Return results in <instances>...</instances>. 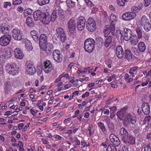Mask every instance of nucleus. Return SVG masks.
<instances>
[{
  "label": "nucleus",
  "instance_id": "nucleus-62",
  "mask_svg": "<svg viewBox=\"0 0 151 151\" xmlns=\"http://www.w3.org/2000/svg\"><path fill=\"white\" fill-rule=\"evenodd\" d=\"M95 85V83H89L88 85V86L89 88H91L93 86Z\"/></svg>",
  "mask_w": 151,
  "mask_h": 151
},
{
  "label": "nucleus",
  "instance_id": "nucleus-56",
  "mask_svg": "<svg viewBox=\"0 0 151 151\" xmlns=\"http://www.w3.org/2000/svg\"><path fill=\"white\" fill-rule=\"evenodd\" d=\"M151 119V116H148L145 117L144 119V121L146 122H148Z\"/></svg>",
  "mask_w": 151,
  "mask_h": 151
},
{
  "label": "nucleus",
  "instance_id": "nucleus-60",
  "mask_svg": "<svg viewBox=\"0 0 151 151\" xmlns=\"http://www.w3.org/2000/svg\"><path fill=\"white\" fill-rule=\"evenodd\" d=\"M109 109H111V110L113 111V112H115L117 109L116 107L115 106H114L113 107L110 108Z\"/></svg>",
  "mask_w": 151,
  "mask_h": 151
},
{
  "label": "nucleus",
  "instance_id": "nucleus-7",
  "mask_svg": "<svg viewBox=\"0 0 151 151\" xmlns=\"http://www.w3.org/2000/svg\"><path fill=\"white\" fill-rule=\"evenodd\" d=\"M12 37L16 40H20L23 39L24 34L22 31L18 27L15 28L12 31Z\"/></svg>",
  "mask_w": 151,
  "mask_h": 151
},
{
  "label": "nucleus",
  "instance_id": "nucleus-11",
  "mask_svg": "<svg viewBox=\"0 0 151 151\" xmlns=\"http://www.w3.org/2000/svg\"><path fill=\"white\" fill-rule=\"evenodd\" d=\"M11 36L9 35L2 36L0 38V45L2 46H6L9 43L11 39Z\"/></svg>",
  "mask_w": 151,
  "mask_h": 151
},
{
  "label": "nucleus",
  "instance_id": "nucleus-44",
  "mask_svg": "<svg viewBox=\"0 0 151 151\" xmlns=\"http://www.w3.org/2000/svg\"><path fill=\"white\" fill-rule=\"evenodd\" d=\"M148 21V20L146 16L144 15L142 17L141 22L142 25H144L145 23H147Z\"/></svg>",
  "mask_w": 151,
  "mask_h": 151
},
{
  "label": "nucleus",
  "instance_id": "nucleus-53",
  "mask_svg": "<svg viewBox=\"0 0 151 151\" xmlns=\"http://www.w3.org/2000/svg\"><path fill=\"white\" fill-rule=\"evenodd\" d=\"M145 1V7H147L150 4V0H144Z\"/></svg>",
  "mask_w": 151,
  "mask_h": 151
},
{
  "label": "nucleus",
  "instance_id": "nucleus-25",
  "mask_svg": "<svg viewBox=\"0 0 151 151\" xmlns=\"http://www.w3.org/2000/svg\"><path fill=\"white\" fill-rule=\"evenodd\" d=\"M15 56L17 58L22 59L24 56L22 51L18 48H16L14 51Z\"/></svg>",
  "mask_w": 151,
  "mask_h": 151
},
{
  "label": "nucleus",
  "instance_id": "nucleus-42",
  "mask_svg": "<svg viewBox=\"0 0 151 151\" xmlns=\"http://www.w3.org/2000/svg\"><path fill=\"white\" fill-rule=\"evenodd\" d=\"M136 31L137 35L138 38L140 39L142 37V32L141 29L137 27L136 29Z\"/></svg>",
  "mask_w": 151,
  "mask_h": 151
},
{
  "label": "nucleus",
  "instance_id": "nucleus-5",
  "mask_svg": "<svg viewBox=\"0 0 151 151\" xmlns=\"http://www.w3.org/2000/svg\"><path fill=\"white\" fill-rule=\"evenodd\" d=\"M95 41L92 38L86 39L84 42V49L88 52H91L94 48Z\"/></svg>",
  "mask_w": 151,
  "mask_h": 151
},
{
  "label": "nucleus",
  "instance_id": "nucleus-30",
  "mask_svg": "<svg viewBox=\"0 0 151 151\" xmlns=\"http://www.w3.org/2000/svg\"><path fill=\"white\" fill-rule=\"evenodd\" d=\"M26 23L27 26L29 27H32L34 26L35 24L34 22L33 21L32 18L31 17H28L26 19Z\"/></svg>",
  "mask_w": 151,
  "mask_h": 151
},
{
  "label": "nucleus",
  "instance_id": "nucleus-27",
  "mask_svg": "<svg viewBox=\"0 0 151 151\" xmlns=\"http://www.w3.org/2000/svg\"><path fill=\"white\" fill-rule=\"evenodd\" d=\"M127 109V108L124 107L117 112L116 115L120 120H122L124 118L123 115L126 113Z\"/></svg>",
  "mask_w": 151,
  "mask_h": 151
},
{
  "label": "nucleus",
  "instance_id": "nucleus-45",
  "mask_svg": "<svg viewBox=\"0 0 151 151\" xmlns=\"http://www.w3.org/2000/svg\"><path fill=\"white\" fill-rule=\"evenodd\" d=\"M128 1V0H117V4L119 6H123L124 5L125 3Z\"/></svg>",
  "mask_w": 151,
  "mask_h": 151
},
{
  "label": "nucleus",
  "instance_id": "nucleus-55",
  "mask_svg": "<svg viewBox=\"0 0 151 151\" xmlns=\"http://www.w3.org/2000/svg\"><path fill=\"white\" fill-rule=\"evenodd\" d=\"M38 33V32L35 30H32L31 31L30 34L32 36V37L37 35Z\"/></svg>",
  "mask_w": 151,
  "mask_h": 151
},
{
  "label": "nucleus",
  "instance_id": "nucleus-15",
  "mask_svg": "<svg viewBox=\"0 0 151 151\" xmlns=\"http://www.w3.org/2000/svg\"><path fill=\"white\" fill-rule=\"evenodd\" d=\"M26 72L30 75H34L36 72L35 67L32 63L28 62L27 63Z\"/></svg>",
  "mask_w": 151,
  "mask_h": 151
},
{
  "label": "nucleus",
  "instance_id": "nucleus-36",
  "mask_svg": "<svg viewBox=\"0 0 151 151\" xmlns=\"http://www.w3.org/2000/svg\"><path fill=\"white\" fill-rule=\"evenodd\" d=\"M112 41V38L111 36H109L106 38L104 43V45L105 47H107L111 43Z\"/></svg>",
  "mask_w": 151,
  "mask_h": 151
},
{
  "label": "nucleus",
  "instance_id": "nucleus-24",
  "mask_svg": "<svg viewBox=\"0 0 151 151\" xmlns=\"http://www.w3.org/2000/svg\"><path fill=\"white\" fill-rule=\"evenodd\" d=\"M13 53V51L10 49H5L3 51V54L1 55V56L6 58H9L12 57V53Z\"/></svg>",
  "mask_w": 151,
  "mask_h": 151
},
{
  "label": "nucleus",
  "instance_id": "nucleus-23",
  "mask_svg": "<svg viewBox=\"0 0 151 151\" xmlns=\"http://www.w3.org/2000/svg\"><path fill=\"white\" fill-rule=\"evenodd\" d=\"M116 55L118 58H121L123 57L124 52L121 46L119 45L116 47Z\"/></svg>",
  "mask_w": 151,
  "mask_h": 151
},
{
  "label": "nucleus",
  "instance_id": "nucleus-22",
  "mask_svg": "<svg viewBox=\"0 0 151 151\" xmlns=\"http://www.w3.org/2000/svg\"><path fill=\"white\" fill-rule=\"evenodd\" d=\"M142 110L144 114L145 115H148L150 112V106L148 104L143 103L142 105Z\"/></svg>",
  "mask_w": 151,
  "mask_h": 151
},
{
  "label": "nucleus",
  "instance_id": "nucleus-1",
  "mask_svg": "<svg viewBox=\"0 0 151 151\" xmlns=\"http://www.w3.org/2000/svg\"><path fill=\"white\" fill-rule=\"evenodd\" d=\"M34 20L37 21L40 20L45 24H48L51 20V16L47 13H45L40 10H37L33 13Z\"/></svg>",
  "mask_w": 151,
  "mask_h": 151
},
{
  "label": "nucleus",
  "instance_id": "nucleus-40",
  "mask_svg": "<svg viewBox=\"0 0 151 151\" xmlns=\"http://www.w3.org/2000/svg\"><path fill=\"white\" fill-rule=\"evenodd\" d=\"M106 150V151H117L116 147L112 145H109Z\"/></svg>",
  "mask_w": 151,
  "mask_h": 151
},
{
  "label": "nucleus",
  "instance_id": "nucleus-43",
  "mask_svg": "<svg viewBox=\"0 0 151 151\" xmlns=\"http://www.w3.org/2000/svg\"><path fill=\"white\" fill-rule=\"evenodd\" d=\"M144 28L145 30L147 32L149 31L151 29V25L148 22L144 24Z\"/></svg>",
  "mask_w": 151,
  "mask_h": 151
},
{
  "label": "nucleus",
  "instance_id": "nucleus-35",
  "mask_svg": "<svg viewBox=\"0 0 151 151\" xmlns=\"http://www.w3.org/2000/svg\"><path fill=\"white\" fill-rule=\"evenodd\" d=\"M97 124L103 133L104 134H106L107 131L104 124L101 122H99Z\"/></svg>",
  "mask_w": 151,
  "mask_h": 151
},
{
  "label": "nucleus",
  "instance_id": "nucleus-18",
  "mask_svg": "<svg viewBox=\"0 0 151 151\" xmlns=\"http://www.w3.org/2000/svg\"><path fill=\"white\" fill-rule=\"evenodd\" d=\"M40 47L42 50L46 51L48 54L50 53L53 49V45L50 43H47L46 45Z\"/></svg>",
  "mask_w": 151,
  "mask_h": 151
},
{
  "label": "nucleus",
  "instance_id": "nucleus-8",
  "mask_svg": "<svg viewBox=\"0 0 151 151\" xmlns=\"http://www.w3.org/2000/svg\"><path fill=\"white\" fill-rule=\"evenodd\" d=\"M56 31V35L59 40L62 42H64L66 40V35L64 29L61 27H58Z\"/></svg>",
  "mask_w": 151,
  "mask_h": 151
},
{
  "label": "nucleus",
  "instance_id": "nucleus-26",
  "mask_svg": "<svg viewBox=\"0 0 151 151\" xmlns=\"http://www.w3.org/2000/svg\"><path fill=\"white\" fill-rule=\"evenodd\" d=\"M104 121L107 124L109 129L110 132H112L114 129V126L111 122L110 119L109 118H107L105 119Z\"/></svg>",
  "mask_w": 151,
  "mask_h": 151
},
{
  "label": "nucleus",
  "instance_id": "nucleus-6",
  "mask_svg": "<svg viewBox=\"0 0 151 151\" xmlns=\"http://www.w3.org/2000/svg\"><path fill=\"white\" fill-rule=\"evenodd\" d=\"M86 28L89 32H93L96 30V24L94 19L91 18H89L88 19L86 24Z\"/></svg>",
  "mask_w": 151,
  "mask_h": 151
},
{
  "label": "nucleus",
  "instance_id": "nucleus-54",
  "mask_svg": "<svg viewBox=\"0 0 151 151\" xmlns=\"http://www.w3.org/2000/svg\"><path fill=\"white\" fill-rule=\"evenodd\" d=\"M63 77H65V75L64 74H63L62 75H60L58 78L56 79L55 81V82L56 83L58 81H61V78Z\"/></svg>",
  "mask_w": 151,
  "mask_h": 151
},
{
  "label": "nucleus",
  "instance_id": "nucleus-2",
  "mask_svg": "<svg viewBox=\"0 0 151 151\" xmlns=\"http://www.w3.org/2000/svg\"><path fill=\"white\" fill-rule=\"evenodd\" d=\"M123 122V124L126 127H128L130 123L132 124H135L137 120L135 114L133 113H128L124 115L122 120Z\"/></svg>",
  "mask_w": 151,
  "mask_h": 151
},
{
  "label": "nucleus",
  "instance_id": "nucleus-31",
  "mask_svg": "<svg viewBox=\"0 0 151 151\" xmlns=\"http://www.w3.org/2000/svg\"><path fill=\"white\" fill-rule=\"evenodd\" d=\"M125 58L129 61L132 58V54L130 50L127 49L125 51Z\"/></svg>",
  "mask_w": 151,
  "mask_h": 151
},
{
  "label": "nucleus",
  "instance_id": "nucleus-20",
  "mask_svg": "<svg viewBox=\"0 0 151 151\" xmlns=\"http://www.w3.org/2000/svg\"><path fill=\"white\" fill-rule=\"evenodd\" d=\"M39 42L40 47L46 45L47 43V37L45 34H42L39 37Z\"/></svg>",
  "mask_w": 151,
  "mask_h": 151
},
{
  "label": "nucleus",
  "instance_id": "nucleus-52",
  "mask_svg": "<svg viewBox=\"0 0 151 151\" xmlns=\"http://www.w3.org/2000/svg\"><path fill=\"white\" fill-rule=\"evenodd\" d=\"M18 142L19 143H21V145H20V146H19V150L20 151H25L24 150L23 148H22V147L23 146V145L22 142L21 141H19Z\"/></svg>",
  "mask_w": 151,
  "mask_h": 151
},
{
  "label": "nucleus",
  "instance_id": "nucleus-3",
  "mask_svg": "<svg viewBox=\"0 0 151 151\" xmlns=\"http://www.w3.org/2000/svg\"><path fill=\"white\" fill-rule=\"evenodd\" d=\"M58 15L59 19L60 20L63 21L64 20L65 16L63 10L62 9L57 10L56 9H55L53 11L51 16V20L52 22L55 21Z\"/></svg>",
  "mask_w": 151,
  "mask_h": 151
},
{
  "label": "nucleus",
  "instance_id": "nucleus-61",
  "mask_svg": "<svg viewBox=\"0 0 151 151\" xmlns=\"http://www.w3.org/2000/svg\"><path fill=\"white\" fill-rule=\"evenodd\" d=\"M14 104L13 103H11L9 105V106L10 108H12L13 109H14L16 106H15L14 107Z\"/></svg>",
  "mask_w": 151,
  "mask_h": 151
},
{
  "label": "nucleus",
  "instance_id": "nucleus-34",
  "mask_svg": "<svg viewBox=\"0 0 151 151\" xmlns=\"http://www.w3.org/2000/svg\"><path fill=\"white\" fill-rule=\"evenodd\" d=\"M120 133L121 136H122V138L126 137L129 134L127 130L124 127H122L120 131Z\"/></svg>",
  "mask_w": 151,
  "mask_h": 151
},
{
  "label": "nucleus",
  "instance_id": "nucleus-50",
  "mask_svg": "<svg viewBox=\"0 0 151 151\" xmlns=\"http://www.w3.org/2000/svg\"><path fill=\"white\" fill-rule=\"evenodd\" d=\"M13 5H18L21 3L22 2L21 0H13Z\"/></svg>",
  "mask_w": 151,
  "mask_h": 151
},
{
  "label": "nucleus",
  "instance_id": "nucleus-57",
  "mask_svg": "<svg viewBox=\"0 0 151 151\" xmlns=\"http://www.w3.org/2000/svg\"><path fill=\"white\" fill-rule=\"evenodd\" d=\"M137 68L138 67L137 66L134 67L133 68H131L129 70V72L131 73H132V72H135Z\"/></svg>",
  "mask_w": 151,
  "mask_h": 151
},
{
  "label": "nucleus",
  "instance_id": "nucleus-13",
  "mask_svg": "<svg viewBox=\"0 0 151 151\" xmlns=\"http://www.w3.org/2000/svg\"><path fill=\"white\" fill-rule=\"evenodd\" d=\"M76 20L74 18L70 19L68 22V27L69 31L71 33L74 32L76 27Z\"/></svg>",
  "mask_w": 151,
  "mask_h": 151
},
{
  "label": "nucleus",
  "instance_id": "nucleus-37",
  "mask_svg": "<svg viewBox=\"0 0 151 151\" xmlns=\"http://www.w3.org/2000/svg\"><path fill=\"white\" fill-rule=\"evenodd\" d=\"M138 47L139 50L141 52H144L146 49V46L143 42H140L139 43Z\"/></svg>",
  "mask_w": 151,
  "mask_h": 151
},
{
  "label": "nucleus",
  "instance_id": "nucleus-49",
  "mask_svg": "<svg viewBox=\"0 0 151 151\" xmlns=\"http://www.w3.org/2000/svg\"><path fill=\"white\" fill-rule=\"evenodd\" d=\"M144 151H151V147L148 144L144 147Z\"/></svg>",
  "mask_w": 151,
  "mask_h": 151
},
{
  "label": "nucleus",
  "instance_id": "nucleus-41",
  "mask_svg": "<svg viewBox=\"0 0 151 151\" xmlns=\"http://www.w3.org/2000/svg\"><path fill=\"white\" fill-rule=\"evenodd\" d=\"M38 4L40 6H43L48 4L49 2V0H37Z\"/></svg>",
  "mask_w": 151,
  "mask_h": 151
},
{
  "label": "nucleus",
  "instance_id": "nucleus-19",
  "mask_svg": "<svg viewBox=\"0 0 151 151\" xmlns=\"http://www.w3.org/2000/svg\"><path fill=\"white\" fill-rule=\"evenodd\" d=\"M109 139L111 141L115 146H118L120 144V142L119 138L113 134H110Z\"/></svg>",
  "mask_w": 151,
  "mask_h": 151
},
{
  "label": "nucleus",
  "instance_id": "nucleus-38",
  "mask_svg": "<svg viewBox=\"0 0 151 151\" xmlns=\"http://www.w3.org/2000/svg\"><path fill=\"white\" fill-rule=\"evenodd\" d=\"M11 85V83L9 81H7L6 83H5L4 92L6 93L7 94L9 92Z\"/></svg>",
  "mask_w": 151,
  "mask_h": 151
},
{
  "label": "nucleus",
  "instance_id": "nucleus-63",
  "mask_svg": "<svg viewBox=\"0 0 151 151\" xmlns=\"http://www.w3.org/2000/svg\"><path fill=\"white\" fill-rule=\"evenodd\" d=\"M17 10L20 12H22L23 10V8L21 6H19L17 8Z\"/></svg>",
  "mask_w": 151,
  "mask_h": 151
},
{
  "label": "nucleus",
  "instance_id": "nucleus-29",
  "mask_svg": "<svg viewBox=\"0 0 151 151\" xmlns=\"http://www.w3.org/2000/svg\"><path fill=\"white\" fill-rule=\"evenodd\" d=\"M10 28V27L8 25H4L1 26L0 28V32L3 34H6L9 32Z\"/></svg>",
  "mask_w": 151,
  "mask_h": 151
},
{
  "label": "nucleus",
  "instance_id": "nucleus-4",
  "mask_svg": "<svg viewBox=\"0 0 151 151\" xmlns=\"http://www.w3.org/2000/svg\"><path fill=\"white\" fill-rule=\"evenodd\" d=\"M19 68L14 63L8 64L6 66V70L10 74L14 76L19 73Z\"/></svg>",
  "mask_w": 151,
  "mask_h": 151
},
{
  "label": "nucleus",
  "instance_id": "nucleus-16",
  "mask_svg": "<svg viewBox=\"0 0 151 151\" xmlns=\"http://www.w3.org/2000/svg\"><path fill=\"white\" fill-rule=\"evenodd\" d=\"M123 142L127 144L134 145L135 144V138L130 134H129L126 137L122 138Z\"/></svg>",
  "mask_w": 151,
  "mask_h": 151
},
{
  "label": "nucleus",
  "instance_id": "nucleus-17",
  "mask_svg": "<svg viewBox=\"0 0 151 151\" xmlns=\"http://www.w3.org/2000/svg\"><path fill=\"white\" fill-rule=\"evenodd\" d=\"M43 70L46 73H49L51 71L52 64L50 60H46L43 63Z\"/></svg>",
  "mask_w": 151,
  "mask_h": 151
},
{
  "label": "nucleus",
  "instance_id": "nucleus-10",
  "mask_svg": "<svg viewBox=\"0 0 151 151\" xmlns=\"http://www.w3.org/2000/svg\"><path fill=\"white\" fill-rule=\"evenodd\" d=\"M115 30V26L114 24L111 23L110 26L107 25H106L105 29L104 32V33L105 37H107L108 35L111 32L112 34L113 35Z\"/></svg>",
  "mask_w": 151,
  "mask_h": 151
},
{
  "label": "nucleus",
  "instance_id": "nucleus-58",
  "mask_svg": "<svg viewBox=\"0 0 151 151\" xmlns=\"http://www.w3.org/2000/svg\"><path fill=\"white\" fill-rule=\"evenodd\" d=\"M137 7L138 8V9L139 10V11L140 10H142L143 7V4H139L138 6H137Z\"/></svg>",
  "mask_w": 151,
  "mask_h": 151
},
{
  "label": "nucleus",
  "instance_id": "nucleus-46",
  "mask_svg": "<svg viewBox=\"0 0 151 151\" xmlns=\"http://www.w3.org/2000/svg\"><path fill=\"white\" fill-rule=\"evenodd\" d=\"M110 20L112 21L111 23H113L117 19L116 16L113 14H111L110 16Z\"/></svg>",
  "mask_w": 151,
  "mask_h": 151
},
{
  "label": "nucleus",
  "instance_id": "nucleus-28",
  "mask_svg": "<svg viewBox=\"0 0 151 151\" xmlns=\"http://www.w3.org/2000/svg\"><path fill=\"white\" fill-rule=\"evenodd\" d=\"M66 1V0H64ZM78 0H66V3L67 6L69 7L73 8L78 3Z\"/></svg>",
  "mask_w": 151,
  "mask_h": 151
},
{
  "label": "nucleus",
  "instance_id": "nucleus-39",
  "mask_svg": "<svg viewBox=\"0 0 151 151\" xmlns=\"http://www.w3.org/2000/svg\"><path fill=\"white\" fill-rule=\"evenodd\" d=\"M33 12V11L32 9L30 8H28L24 10V15L25 16H27L28 15H30L32 14Z\"/></svg>",
  "mask_w": 151,
  "mask_h": 151
},
{
  "label": "nucleus",
  "instance_id": "nucleus-14",
  "mask_svg": "<svg viewBox=\"0 0 151 151\" xmlns=\"http://www.w3.org/2000/svg\"><path fill=\"white\" fill-rule=\"evenodd\" d=\"M136 16V13L135 12H132L131 11L124 13L122 16V18L123 20L130 21L134 19Z\"/></svg>",
  "mask_w": 151,
  "mask_h": 151
},
{
  "label": "nucleus",
  "instance_id": "nucleus-64",
  "mask_svg": "<svg viewBox=\"0 0 151 151\" xmlns=\"http://www.w3.org/2000/svg\"><path fill=\"white\" fill-rule=\"evenodd\" d=\"M24 126V124L22 123L19 124L18 126V128L20 130L22 129V127Z\"/></svg>",
  "mask_w": 151,
  "mask_h": 151
},
{
  "label": "nucleus",
  "instance_id": "nucleus-32",
  "mask_svg": "<svg viewBox=\"0 0 151 151\" xmlns=\"http://www.w3.org/2000/svg\"><path fill=\"white\" fill-rule=\"evenodd\" d=\"M116 35L118 40L119 42L122 41L124 39L122 33L120 30H117L116 32Z\"/></svg>",
  "mask_w": 151,
  "mask_h": 151
},
{
  "label": "nucleus",
  "instance_id": "nucleus-33",
  "mask_svg": "<svg viewBox=\"0 0 151 151\" xmlns=\"http://www.w3.org/2000/svg\"><path fill=\"white\" fill-rule=\"evenodd\" d=\"M129 40H130L131 45L133 46L136 45L138 41L137 37L136 35H132L130 38Z\"/></svg>",
  "mask_w": 151,
  "mask_h": 151
},
{
  "label": "nucleus",
  "instance_id": "nucleus-59",
  "mask_svg": "<svg viewBox=\"0 0 151 151\" xmlns=\"http://www.w3.org/2000/svg\"><path fill=\"white\" fill-rule=\"evenodd\" d=\"M89 95V93L88 92H87L85 93V94H83L82 96V97L83 98H84L86 97H88Z\"/></svg>",
  "mask_w": 151,
  "mask_h": 151
},
{
  "label": "nucleus",
  "instance_id": "nucleus-21",
  "mask_svg": "<svg viewBox=\"0 0 151 151\" xmlns=\"http://www.w3.org/2000/svg\"><path fill=\"white\" fill-rule=\"evenodd\" d=\"M124 39L125 41H128L130 39L131 37L132 36V32L130 29L125 28L124 30Z\"/></svg>",
  "mask_w": 151,
  "mask_h": 151
},
{
  "label": "nucleus",
  "instance_id": "nucleus-48",
  "mask_svg": "<svg viewBox=\"0 0 151 151\" xmlns=\"http://www.w3.org/2000/svg\"><path fill=\"white\" fill-rule=\"evenodd\" d=\"M131 11L132 12H139L137 6H133L132 7Z\"/></svg>",
  "mask_w": 151,
  "mask_h": 151
},
{
  "label": "nucleus",
  "instance_id": "nucleus-9",
  "mask_svg": "<svg viewBox=\"0 0 151 151\" xmlns=\"http://www.w3.org/2000/svg\"><path fill=\"white\" fill-rule=\"evenodd\" d=\"M52 57L55 61L57 63H61L63 61V56L58 50H55L53 51Z\"/></svg>",
  "mask_w": 151,
  "mask_h": 151
},
{
  "label": "nucleus",
  "instance_id": "nucleus-12",
  "mask_svg": "<svg viewBox=\"0 0 151 151\" xmlns=\"http://www.w3.org/2000/svg\"><path fill=\"white\" fill-rule=\"evenodd\" d=\"M86 22V20L84 17H79L77 20V27L79 31L82 30L84 28Z\"/></svg>",
  "mask_w": 151,
  "mask_h": 151
},
{
  "label": "nucleus",
  "instance_id": "nucleus-47",
  "mask_svg": "<svg viewBox=\"0 0 151 151\" xmlns=\"http://www.w3.org/2000/svg\"><path fill=\"white\" fill-rule=\"evenodd\" d=\"M39 37L38 33L32 37L33 40L36 42H38L39 40Z\"/></svg>",
  "mask_w": 151,
  "mask_h": 151
},
{
  "label": "nucleus",
  "instance_id": "nucleus-51",
  "mask_svg": "<svg viewBox=\"0 0 151 151\" xmlns=\"http://www.w3.org/2000/svg\"><path fill=\"white\" fill-rule=\"evenodd\" d=\"M11 6V3L10 2H6L4 3V7L6 8L8 6Z\"/></svg>",
  "mask_w": 151,
  "mask_h": 151
}]
</instances>
